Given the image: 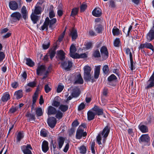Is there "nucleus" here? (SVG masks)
<instances>
[{
    "mask_svg": "<svg viewBox=\"0 0 154 154\" xmlns=\"http://www.w3.org/2000/svg\"><path fill=\"white\" fill-rule=\"evenodd\" d=\"M84 70V78L85 81L88 82L91 81L92 83L95 82V80L93 76H91L90 72L91 69L88 66H85L83 68Z\"/></svg>",
    "mask_w": 154,
    "mask_h": 154,
    "instance_id": "nucleus-1",
    "label": "nucleus"
},
{
    "mask_svg": "<svg viewBox=\"0 0 154 154\" xmlns=\"http://www.w3.org/2000/svg\"><path fill=\"white\" fill-rule=\"evenodd\" d=\"M22 18L21 14L19 12H15L11 15V20L14 23L17 22Z\"/></svg>",
    "mask_w": 154,
    "mask_h": 154,
    "instance_id": "nucleus-2",
    "label": "nucleus"
},
{
    "mask_svg": "<svg viewBox=\"0 0 154 154\" xmlns=\"http://www.w3.org/2000/svg\"><path fill=\"white\" fill-rule=\"evenodd\" d=\"M45 67L44 65L38 66L36 69V74L37 75H41L43 74L45 75H47L48 72L46 71Z\"/></svg>",
    "mask_w": 154,
    "mask_h": 154,
    "instance_id": "nucleus-3",
    "label": "nucleus"
},
{
    "mask_svg": "<svg viewBox=\"0 0 154 154\" xmlns=\"http://www.w3.org/2000/svg\"><path fill=\"white\" fill-rule=\"evenodd\" d=\"M110 131V127L108 126H106L103 129L102 132L101 133V134L103 136V143H105L106 138L108 137Z\"/></svg>",
    "mask_w": 154,
    "mask_h": 154,
    "instance_id": "nucleus-4",
    "label": "nucleus"
},
{
    "mask_svg": "<svg viewBox=\"0 0 154 154\" xmlns=\"http://www.w3.org/2000/svg\"><path fill=\"white\" fill-rule=\"evenodd\" d=\"M72 62L69 60H66L61 63V67L67 71L70 70L72 66Z\"/></svg>",
    "mask_w": 154,
    "mask_h": 154,
    "instance_id": "nucleus-5",
    "label": "nucleus"
},
{
    "mask_svg": "<svg viewBox=\"0 0 154 154\" xmlns=\"http://www.w3.org/2000/svg\"><path fill=\"white\" fill-rule=\"evenodd\" d=\"M150 137L147 134L142 135L140 137L139 141L140 143L147 144L150 142Z\"/></svg>",
    "mask_w": 154,
    "mask_h": 154,
    "instance_id": "nucleus-6",
    "label": "nucleus"
},
{
    "mask_svg": "<svg viewBox=\"0 0 154 154\" xmlns=\"http://www.w3.org/2000/svg\"><path fill=\"white\" fill-rule=\"evenodd\" d=\"M87 135L86 132H84V129H80L78 128L77 130L76 134V138L77 139H80L82 137H85Z\"/></svg>",
    "mask_w": 154,
    "mask_h": 154,
    "instance_id": "nucleus-7",
    "label": "nucleus"
},
{
    "mask_svg": "<svg viewBox=\"0 0 154 154\" xmlns=\"http://www.w3.org/2000/svg\"><path fill=\"white\" fill-rule=\"evenodd\" d=\"M29 149H32L31 146L29 144L21 146V149L24 154H32L31 151Z\"/></svg>",
    "mask_w": 154,
    "mask_h": 154,
    "instance_id": "nucleus-8",
    "label": "nucleus"
},
{
    "mask_svg": "<svg viewBox=\"0 0 154 154\" xmlns=\"http://www.w3.org/2000/svg\"><path fill=\"white\" fill-rule=\"evenodd\" d=\"M146 39L149 42L154 39V22L153 23V27L147 35Z\"/></svg>",
    "mask_w": 154,
    "mask_h": 154,
    "instance_id": "nucleus-9",
    "label": "nucleus"
},
{
    "mask_svg": "<svg viewBox=\"0 0 154 154\" xmlns=\"http://www.w3.org/2000/svg\"><path fill=\"white\" fill-rule=\"evenodd\" d=\"M47 123L48 125L51 128H53L54 127L56 124V119L54 117H50L48 119Z\"/></svg>",
    "mask_w": 154,
    "mask_h": 154,
    "instance_id": "nucleus-10",
    "label": "nucleus"
},
{
    "mask_svg": "<svg viewBox=\"0 0 154 154\" xmlns=\"http://www.w3.org/2000/svg\"><path fill=\"white\" fill-rule=\"evenodd\" d=\"M102 57L107 58L108 57V52L107 48L105 46H102L100 50Z\"/></svg>",
    "mask_w": 154,
    "mask_h": 154,
    "instance_id": "nucleus-11",
    "label": "nucleus"
},
{
    "mask_svg": "<svg viewBox=\"0 0 154 154\" xmlns=\"http://www.w3.org/2000/svg\"><path fill=\"white\" fill-rule=\"evenodd\" d=\"M9 6L10 9L13 11L16 10L18 8L17 3L14 1H11L9 2Z\"/></svg>",
    "mask_w": 154,
    "mask_h": 154,
    "instance_id": "nucleus-12",
    "label": "nucleus"
},
{
    "mask_svg": "<svg viewBox=\"0 0 154 154\" xmlns=\"http://www.w3.org/2000/svg\"><path fill=\"white\" fill-rule=\"evenodd\" d=\"M65 53L62 50L57 51L56 57L61 61H63L65 59Z\"/></svg>",
    "mask_w": 154,
    "mask_h": 154,
    "instance_id": "nucleus-13",
    "label": "nucleus"
},
{
    "mask_svg": "<svg viewBox=\"0 0 154 154\" xmlns=\"http://www.w3.org/2000/svg\"><path fill=\"white\" fill-rule=\"evenodd\" d=\"M57 109L52 106H49L47 109V113L49 115H54L57 113Z\"/></svg>",
    "mask_w": 154,
    "mask_h": 154,
    "instance_id": "nucleus-14",
    "label": "nucleus"
},
{
    "mask_svg": "<svg viewBox=\"0 0 154 154\" xmlns=\"http://www.w3.org/2000/svg\"><path fill=\"white\" fill-rule=\"evenodd\" d=\"M92 109L93 111L96 112L98 116L102 115L103 114V109L102 108H100L98 106L95 105L93 108Z\"/></svg>",
    "mask_w": 154,
    "mask_h": 154,
    "instance_id": "nucleus-15",
    "label": "nucleus"
},
{
    "mask_svg": "<svg viewBox=\"0 0 154 154\" xmlns=\"http://www.w3.org/2000/svg\"><path fill=\"white\" fill-rule=\"evenodd\" d=\"M57 21V19L55 18H54L51 20L49 19V21L48 22V25H49V28L51 30L55 28L56 26L55 24Z\"/></svg>",
    "mask_w": 154,
    "mask_h": 154,
    "instance_id": "nucleus-16",
    "label": "nucleus"
},
{
    "mask_svg": "<svg viewBox=\"0 0 154 154\" xmlns=\"http://www.w3.org/2000/svg\"><path fill=\"white\" fill-rule=\"evenodd\" d=\"M92 14L96 17H100L102 14L101 10L99 8H96L93 11Z\"/></svg>",
    "mask_w": 154,
    "mask_h": 154,
    "instance_id": "nucleus-17",
    "label": "nucleus"
},
{
    "mask_svg": "<svg viewBox=\"0 0 154 154\" xmlns=\"http://www.w3.org/2000/svg\"><path fill=\"white\" fill-rule=\"evenodd\" d=\"M48 143L46 140H44L42 144V149L45 153L49 149Z\"/></svg>",
    "mask_w": 154,
    "mask_h": 154,
    "instance_id": "nucleus-18",
    "label": "nucleus"
},
{
    "mask_svg": "<svg viewBox=\"0 0 154 154\" xmlns=\"http://www.w3.org/2000/svg\"><path fill=\"white\" fill-rule=\"evenodd\" d=\"M10 96L8 92H6L4 93L2 96L1 101L3 102H6L10 99Z\"/></svg>",
    "mask_w": 154,
    "mask_h": 154,
    "instance_id": "nucleus-19",
    "label": "nucleus"
},
{
    "mask_svg": "<svg viewBox=\"0 0 154 154\" xmlns=\"http://www.w3.org/2000/svg\"><path fill=\"white\" fill-rule=\"evenodd\" d=\"M69 35L71 36L72 40H75L78 36L77 32L76 29L72 28L70 32Z\"/></svg>",
    "mask_w": 154,
    "mask_h": 154,
    "instance_id": "nucleus-20",
    "label": "nucleus"
},
{
    "mask_svg": "<svg viewBox=\"0 0 154 154\" xmlns=\"http://www.w3.org/2000/svg\"><path fill=\"white\" fill-rule=\"evenodd\" d=\"M49 21V18L47 17L46 18L43 25L41 27V29L42 30H44L45 29L46 31L48 30Z\"/></svg>",
    "mask_w": 154,
    "mask_h": 154,
    "instance_id": "nucleus-21",
    "label": "nucleus"
},
{
    "mask_svg": "<svg viewBox=\"0 0 154 154\" xmlns=\"http://www.w3.org/2000/svg\"><path fill=\"white\" fill-rule=\"evenodd\" d=\"M83 83V79L80 74H79L76 76V80L74 82V84H82Z\"/></svg>",
    "mask_w": 154,
    "mask_h": 154,
    "instance_id": "nucleus-22",
    "label": "nucleus"
},
{
    "mask_svg": "<svg viewBox=\"0 0 154 154\" xmlns=\"http://www.w3.org/2000/svg\"><path fill=\"white\" fill-rule=\"evenodd\" d=\"M21 13L23 18L24 20H26V18L28 17V13L25 6H23L22 7L21 10Z\"/></svg>",
    "mask_w": 154,
    "mask_h": 154,
    "instance_id": "nucleus-23",
    "label": "nucleus"
},
{
    "mask_svg": "<svg viewBox=\"0 0 154 154\" xmlns=\"http://www.w3.org/2000/svg\"><path fill=\"white\" fill-rule=\"evenodd\" d=\"M65 141L64 138L62 137H59L57 139V143L58 144V148L60 149L62 147Z\"/></svg>",
    "mask_w": 154,
    "mask_h": 154,
    "instance_id": "nucleus-24",
    "label": "nucleus"
},
{
    "mask_svg": "<svg viewBox=\"0 0 154 154\" xmlns=\"http://www.w3.org/2000/svg\"><path fill=\"white\" fill-rule=\"evenodd\" d=\"M147 85L146 86L145 88L146 89L151 88L154 87V80L152 79L150 80V78L147 82Z\"/></svg>",
    "mask_w": 154,
    "mask_h": 154,
    "instance_id": "nucleus-25",
    "label": "nucleus"
},
{
    "mask_svg": "<svg viewBox=\"0 0 154 154\" xmlns=\"http://www.w3.org/2000/svg\"><path fill=\"white\" fill-rule=\"evenodd\" d=\"M31 20L34 24L36 23L39 20V17L33 13H32L31 15Z\"/></svg>",
    "mask_w": 154,
    "mask_h": 154,
    "instance_id": "nucleus-26",
    "label": "nucleus"
},
{
    "mask_svg": "<svg viewBox=\"0 0 154 154\" xmlns=\"http://www.w3.org/2000/svg\"><path fill=\"white\" fill-rule=\"evenodd\" d=\"M26 116L28 118V120H29V121H35L36 119L35 114L31 113L29 112H28L27 113Z\"/></svg>",
    "mask_w": 154,
    "mask_h": 154,
    "instance_id": "nucleus-27",
    "label": "nucleus"
},
{
    "mask_svg": "<svg viewBox=\"0 0 154 154\" xmlns=\"http://www.w3.org/2000/svg\"><path fill=\"white\" fill-rule=\"evenodd\" d=\"M100 66H96L94 72V78L95 79H97L98 78L100 71Z\"/></svg>",
    "mask_w": 154,
    "mask_h": 154,
    "instance_id": "nucleus-28",
    "label": "nucleus"
},
{
    "mask_svg": "<svg viewBox=\"0 0 154 154\" xmlns=\"http://www.w3.org/2000/svg\"><path fill=\"white\" fill-rule=\"evenodd\" d=\"M14 95L17 99L18 100L20 99L23 95L22 91L19 90L16 91L14 93Z\"/></svg>",
    "mask_w": 154,
    "mask_h": 154,
    "instance_id": "nucleus-29",
    "label": "nucleus"
},
{
    "mask_svg": "<svg viewBox=\"0 0 154 154\" xmlns=\"http://www.w3.org/2000/svg\"><path fill=\"white\" fill-rule=\"evenodd\" d=\"M79 94V90L77 88H74L72 89L71 94L72 96L74 97H78Z\"/></svg>",
    "mask_w": 154,
    "mask_h": 154,
    "instance_id": "nucleus-30",
    "label": "nucleus"
},
{
    "mask_svg": "<svg viewBox=\"0 0 154 154\" xmlns=\"http://www.w3.org/2000/svg\"><path fill=\"white\" fill-rule=\"evenodd\" d=\"M138 128L143 133H145L148 132V128L146 125L140 124L138 126Z\"/></svg>",
    "mask_w": 154,
    "mask_h": 154,
    "instance_id": "nucleus-31",
    "label": "nucleus"
},
{
    "mask_svg": "<svg viewBox=\"0 0 154 154\" xmlns=\"http://www.w3.org/2000/svg\"><path fill=\"white\" fill-rule=\"evenodd\" d=\"M56 50V48L54 49H52L50 50L47 53V54L48 56H49L50 58L52 60L53 58L54 57L56 54L55 50Z\"/></svg>",
    "mask_w": 154,
    "mask_h": 154,
    "instance_id": "nucleus-32",
    "label": "nucleus"
},
{
    "mask_svg": "<svg viewBox=\"0 0 154 154\" xmlns=\"http://www.w3.org/2000/svg\"><path fill=\"white\" fill-rule=\"evenodd\" d=\"M87 115L88 120L91 121L94 119L95 114L91 111H88L87 113Z\"/></svg>",
    "mask_w": 154,
    "mask_h": 154,
    "instance_id": "nucleus-33",
    "label": "nucleus"
},
{
    "mask_svg": "<svg viewBox=\"0 0 154 154\" xmlns=\"http://www.w3.org/2000/svg\"><path fill=\"white\" fill-rule=\"evenodd\" d=\"M26 64L28 66L30 67H33L35 65L34 62L29 58H26Z\"/></svg>",
    "mask_w": 154,
    "mask_h": 154,
    "instance_id": "nucleus-34",
    "label": "nucleus"
},
{
    "mask_svg": "<svg viewBox=\"0 0 154 154\" xmlns=\"http://www.w3.org/2000/svg\"><path fill=\"white\" fill-rule=\"evenodd\" d=\"M108 91L107 88H104L102 92V94L101 96V100L103 101L106 97H107L108 95Z\"/></svg>",
    "mask_w": 154,
    "mask_h": 154,
    "instance_id": "nucleus-35",
    "label": "nucleus"
},
{
    "mask_svg": "<svg viewBox=\"0 0 154 154\" xmlns=\"http://www.w3.org/2000/svg\"><path fill=\"white\" fill-rule=\"evenodd\" d=\"M35 112L37 117L41 116L43 115V112L41 107H38L36 109Z\"/></svg>",
    "mask_w": 154,
    "mask_h": 154,
    "instance_id": "nucleus-36",
    "label": "nucleus"
},
{
    "mask_svg": "<svg viewBox=\"0 0 154 154\" xmlns=\"http://www.w3.org/2000/svg\"><path fill=\"white\" fill-rule=\"evenodd\" d=\"M54 7L53 5H51L50 7L49 11V17L51 19L55 16V14L53 11Z\"/></svg>",
    "mask_w": 154,
    "mask_h": 154,
    "instance_id": "nucleus-37",
    "label": "nucleus"
},
{
    "mask_svg": "<svg viewBox=\"0 0 154 154\" xmlns=\"http://www.w3.org/2000/svg\"><path fill=\"white\" fill-rule=\"evenodd\" d=\"M59 108L62 112H65L68 110V106L67 105L61 104Z\"/></svg>",
    "mask_w": 154,
    "mask_h": 154,
    "instance_id": "nucleus-38",
    "label": "nucleus"
},
{
    "mask_svg": "<svg viewBox=\"0 0 154 154\" xmlns=\"http://www.w3.org/2000/svg\"><path fill=\"white\" fill-rule=\"evenodd\" d=\"M145 43V48L150 49L152 51V54L154 52V48L152 44L150 43L146 42Z\"/></svg>",
    "mask_w": 154,
    "mask_h": 154,
    "instance_id": "nucleus-39",
    "label": "nucleus"
},
{
    "mask_svg": "<svg viewBox=\"0 0 154 154\" xmlns=\"http://www.w3.org/2000/svg\"><path fill=\"white\" fill-rule=\"evenodd\" d=\"M112 32L114 35H118L120 34V30L116 26H115L112 30Z\"/></svg>",
    "mask_w": 154,
    "mask_h": 154,
    "instance_id": "nucleus-40",
    "label": "nucleus"
},
{
    "mask_svg": "<svg viewBox=\"0 0 154 154\" xmlns=\"http://www.w3.org/2000/svg\"><path fill=\"white\" fill-rule=\"evenodd\" d=\"M42 8L40 6H35L34 11L35 14H41L42 12Z\"/></svg>",
    "mask_w": 154,
    "mask_h": 154,
    "instance_id": "nucleus-41",
    "label": "nucleus"
},
{
    "mask_svg": "<svg viewBox=\"0 0 154 154\" xmlns=\"http://www.w3.org/2000/svg\"><path fill=\"white\" fill-rule=\"evenodd\" d=\"M18 109V106H13L9 110L8 112L10 114H13L17 111Z\"/></svg>",
    "mask_w": 154,
    "mask_h": 154,
    "instance_id": "nucleus-42",
    "label": "nucleus"
},
{
    "mask_svg": "<svg viewBox=\"0 0 154 154\" xmlns=\"http://www.w3.org/2000/svg\"><path fill=\"white\" fill-rule=\"evenodd\" d=\"M79 150L80 153L85 154L86 153L87 148L85 146L82 145L79 148Z\"/></svg>",
    "mask_w": 154,
    "mask_h": 154,
    "instance_id": "nucleus-43",
    "label": "nucleus"
},
{
    "mask_svg": "<svg viewBox=\"0 0 154 154\" xmlns=\"http://www.w3.org/2000/svg\"><path fill=\"white\" fill-rule=\"evenodd\" d=\"M79 8H74L72 9L71 11L70 16L72 17L75 16L77 14Z\"/></svg>",
    "mask_w": 154,
    "mask_h": 154,
    "instance_id": "nucleus-44",
    "label": "nucleus"
},
{
    "mask_svg": "<svg viewBox=\"0 0 154 154\" xmlns=\"http://www.w3.org/2000/svg\"><path fill=\"white\" fill-rule=\"evenodd\" d=\"M63 113L60 110L57 111V113L56 114V117L59 119H61L63 116Z\"/></svg>",
    "mask_w": 154,
    "mask_h": 154,
    "instance_id": "nucleus-45",
    "label": "nucleus"
},
{
    "mask_svg": "<svg viewBox=\"0 0 154 154\" xmlns=\"http://www.w3.org/2000/svg\"><path fill=\"white\" fill-rule=\"evenodd\" d=\"M93 55L95 57H100V54L98 49L95 50L93 51Z\"/></svg>",
    "mask_w": 154,
    "mask_h": 154,
    "instance_id": "nucleus-46",
    "label": "nucleus"
},
{
    "mask_svg": "<svg viewBox=\"0 0 154 154\" xmlns=\"http://www.w3.org/2000/svg\"><path fill=\"white\" fill-rule=\"evenodd\" d=\"M23 137V134L21 132H18L17 135L16 139L17 142H20L21 139Z\"/></svg>",
    "mask_w": 154,
    "mask_h": 154,
    "instance_id": "nucleus-47",
    "label": "nucleus"
},
{
    "mask_svg": "<svg viewBox=\"0 0 154 154\" xmlns=\"http://www.w3.org/2000/svg\"><path fill=\"white\" fill-rule=\"evenodd\" d=\"M117 79L116 77L114 75L112 74L108 77L107 80L109 82H111L116 79Z\"/></svg>",
    "mask_w": 154,
    "mask_h": 154,
    "instance_id": "nucleus-48",
    "label": "nucleus"
},
{
    "mask_svg": "<svg viewBox=\"0 0 154 154\" xmlns=\"http://www.w3.org/2000/svg\"><path fill=\"white\" fill-rule=\"evenodd\" d=\"M102 26L100 25H99L96 26L95 27V31L98 33L102 32Z\"/></svg>",
    "mask_w": 154,
    "mask_h": 154,
    "instance_id": "nucleus-49",
    "label": "nucleus"
},
{
    "mask_svg": "<svg viewBox=\"0 0 154 154\" xmlns=\"http://www.w3.org/2000/svg\"><path fill=\"white\" fill-rule=\"evenodd\" d=\"M109 7L114 8L116 7V2L113 0H110L109 2Z\"/></svg>",
    "mask_w": 154,
    "mask_h": 154,
    "instance_id": "nucleus-50",
    "label": "nucleus"
},
{
    "mask_svg": "<svg viewBox=\"0 0 154 154\" xmlns=\"http://www.w3.org/2000/svg\"><path fill=\"white\" fill-rule=\"evenodd\" d=\"M102 135L101 133L98 134L96 137V141L99 145H100L101 143V140H102Z\"/></svg>",
    "mask_w": 154,
    "mask_h": 154,
    "instance_id": "nucleus-51",
    "label": "nucleus"
},
{
    "mask_svg": "<svg viewBox=\"0 0 154 154\" xmlns=\"http://www.w3.org/2000/svg\"><path fill=\"white\" fill-rule=\"evenodd\" d=\"M47 131L44 129H42L40 131V135L41 136L45 137L48 135Z\"/></svg>",
    "mask_w": 154,
    "mask_h": 154,
    "instance_id": "nucleus-52",
    "label": "nucleus"
},
{
    "mask_svg": "<svg viewBox=\"0 0 154 154\" xmlns=\"http://www.w3.org/2000/svg\"><path fill=\"white\" fill-rule=\"evenodd\" d=\"M103 72L105 74L108 73L109 72V68L107 65H104L103 68Z\"/></svg>",
    "mask_w": 154,
    "mask_h": 154,
    "instance_id": "nucleus-53",
    "label": "nucleus"
},
{
    "mask_svg": "<svg viewBox=\"0 0 154 154\" xmlns=\"http://www.w3.org/2000/svg\"><path fill=\"white\" fill-rule=\"evenodd\" d=\"M120 43V39L119 38H116L114 41V45L116 47H119Z\"/></svg>",
    "mask_w": 154,
    "mask_h": 154,
    "instance_id": "nucleus-54",
    "label": "nucleus"
},
{
    "mask_svg": "<svg viewBox=\"0 0 154 154\" xmlns=\"http://www.w3.org/2000/svg\"><path fill=\"white\" fill-rule=\"evenodd\" d=\"M69 55L70 56L73 58L77 59V56L78 55V54L75 52H70Z\"/></svg>",
    "mask_w": 154,
    "mask_h": 154,
    "instance_id": "nucleus-55",
    "label": "nucleus"
},
{
    "mask_svg": "<svg viewBox=\"0 0 154 154\" xmlns=\"http://www.w3.org/2000/svg\"><path fill=\"white\" fill-rule=\"evenodd\" d=\"M50 45V42H48L47 43L45 42L42 45V47L45 50L48 49Z\"/></svg>",
    "mask_w": 154,
    "mask_h": 154,
    "instance_id": "nucleus-56",
    "label": "nucleus"
},
{
    "mask_svg": "<svg viewBox=\"0 0 154 154\" xmlns=\"http://www.w3.org/2000/svg\"><path fill=\"white\" fill-rule=\"evenodd\" d=\"M38 97V94L35 92L32 97V103L33 104H35Z\"/></svg>",
    "mask_w": 154,
    "mask_h": 154,
    "instance_id": "nucleus-57",
    "label": "nucleus"
},
{
    "mask_svg": "<svg viewBox=\"0 0 154 154\" xmlns=\"http://www.w3.org/2000/svg\"><path fill=\"white\" fill-rule=\"evenodd\" d=\"M95 142L94 141L92 142L91 144V149L92 153L95 154V152L94 149Z\"/></svg>",
    "mask_w": 154,
    "mask_h": 154,
    "instance_id": "nucleus-58",
    "label": "nucleus"
},
{
    "mask_svg": "<svg viewBox=\"0 0 154 154\" xmlns=\"http://www.w3.org/2000/svg\"><path fill=\"white\" fill-rule=\"evenodd\" d=\"M64 88V86L61 85H59L57 89V92L58 93L61 92Z\"/></svg>",
    "mask_w": 154,
    "mask_h": 154,
    "instance_id": "nucleus-59",
    "label": "nucleus"
},
{
    "mask_svg": "<svg viewBox=\"0 0 154 154\" xmlns=\"http://www.w3.org/2000/svg\"><path fill=\"white\" fill-rule=\"evenodd\" d=\"M36 82L35 81H33L29 82L27 84V86L31 87V88H34L36 86Z\"/></svg>",
    "mask_w": 154,
    "mask_h": 154,
    "instance_id": "nucleus-60",
    "label": "nucleus"
},
{
    "mask_svg": "<svg viewBox=\"0 0 154 154\" xmlns=\"http://www.w3.org/2000/svg\"><path fill=\"white\" fill-rule=\"evenodd\" d=\"M87 5L86 4H82L80 6V11L81 12H84L87 8Z\"/></svg>",
    "mask_w": 154,
    "mask_h": 154,
    "instance_id": "nucleus-61",
    "label": "nucleus"
},
{
    "mask_svg": "<svg viewBox=\"0 0 154 154\" xmlns=\"http://www.w3.org/2000/svg\"><path fill=\"white\" fill-rule=\"evenodd\" d=\"M126 53L127 55L129 54L130 57V59L133 58L132 53L129 48H127L125 50Z\"/></svg>",
    "mask_w": 154,
    "mask_h": 154,
    "instance_id": "nucleus-62",
    "label": "nucleus"
},
{
    "mask_svg": "<svg viewBox=\"0 0 154 154\" xmlns=\"http://www.w3.org/2000/svg\"><path fill=\"white\" fill-rule=\"evenodd\" d=\"M44 89L45 92L47 93L49 92L51 89L48 84H46L45 85Z\"/></svg>",
    "mask_w": 154,
    "mask_h": 154,
    "instance_id": "nucleus-63",
    "label": "nucleus"
},
{
    "mask_svg": "<svg viewBox=\"0 0 154 154\" xmlns=\"http://www.w3.org/2000/svg\"><path fill=\"white\" fill-rule=\"evenodd\" d=\"M76 51L75 46L73 44H72L70 48V52H75Z\"/></svg>",
    "mask_w": 154,
    "mask_h": 154,
    "instance_id": "nucleus-64",
    "label": "nucleus"
}]
</instances>
